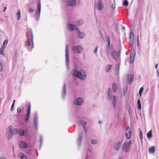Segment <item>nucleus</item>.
I'll return each instance as SVG.
<instances>
[{
  "instance_id": "1",
  "label": "nucleus",
  "mask_w": 159,
  "mask_h": 159,
  "mask_svg": "<svg viewBox=\"0 0 159 159\" xmlns=\"http://www.w3.org/2000/svg\"><path fill=\"white\" fill-rule=\"evenodd\" d=\"M71 75L74 77H77L83 80L85 79L86 77V74L83 70L79 71L76 69L73 70Z\"/></svg>"
},
{
  "instance_id": "2",
  "label": "nucleus",
  "mask_w": 159,
  "mask_h": 159,
  "mask_svg": "<svg viewBox=\"0 0 159 159\" xmlns=\"http://www.w3.org/2000/svg\"><path fill=\"white\" fill-rule=\"evenodd\" d=\"M66 63L68 69L69 68V51L68 46L66 44Z\"/></svg>"
},
{
  "instance_id": "3",
  "label": "nucleus",
  "mask_w": 159,
  "mask_h": 159,
  "mask_svg": "<svg viewBox=\"0 0 159 159\" xmlns=\"http://www.w3.org/2000/svg\"><path fill=\"white\" fill-rule=\"evenodd\" d=\"M41 11V2L40 0H39L37 3V10L35 13V19L38 21L39 19Z\"/></svg>"
},
{
  "instance_id": "4",
  "label": "nucleus",
  "mask_w": 159,
  "mask_h": 159,
  "mask_svg": "<svg viewBox=\"0 0 159 159\" xmlns=\"http://www.w3.org/2000/svg\"><path fill=\"white\" fill-rule=\"evenodd\" d=\"M14 131L16 134H18L20 136H25L27 134V132L26 131L25 132L24 130L21 128L15 129Z\"/></svg>"
},
{
  "instance_id": "5",
  "label": "nucleus",
  "mask_w": 159,
  "mask_h": 159,
  "mask_svg": "<svg viewBox=\"0 0 159 159\" xmlns=\"http://www.w3.org/2000/svg\"><path fill=\"white\" fill-rule=\"evenodd\" d=\"M131 140H130L129 142H126L123 144L122 147L123 150L126 152L128 151L130 148V146L131 143Z\"/></svg>"
},
{
  "instance_id": "6",
  "label": "nucleus",
  "mask_w": 159,
  "mask_h": 159,
  "mask_svg": "<svg viewBox=\"0 0 159 159\" xmlns=\"http://www.w3.org/2000/svg\"><path fill=\"white\" fill-rule=\"evenodd\" d=\"M72 50L74 53H80L83 51V48L80 45L75 46L72 48Z\"/></svg>"
},
{
  "instance_id": "7",
  "label": "nucleus",
  "mask_w": 159,
  "mask_h": 159,
  "mask_svg": "<svg viewBox=\"0 0 159 159\" xmlns=\"http://www.w3.org/2000/svg\"><path fill=\"white\" fill-rule=\"evenodd\" d=\"M135 52L134 48L132 47L130 51V57L129 63L132 64L133 63L135 58Z\"/></svg>"
},
{
  "instance_id": "8",
  "label": "nucleus",
  "mask_w": 159,
  "mask_h": 159,
  "mask_svg": "<svg viewBox=\"0 0 159 159\" xmlns=\"http://www.w3.org/2000/svg\"><path fill=\"white\" fill-rule=\"evenodd\" d=\"M123 141V139H122L119 141L115 143L113 145V148L116 151H119L120 149Z\"/></svg>"
},
{
  "instance_id": "9",
  "label": "nucleus",
  "mask_w": 159,
  "mask_h": 159,
  "mask_svg": "<svg viewBox=\"0 0 159 159\" xmlns=\"http://www.w3.org/2000/svg\"><path fill=\"white\" fill-rule=\"evenodd\" d=\"M12 126L11 125H9L8 128L9 131L7 133V135L8 139H11L14 135V133L12 131Z\"/></svg>"
},
{
  "instance_id": "10",
  "label": "nucleus",
  "mask_w": 159,
  "mask_h": 159,
  "mask_svg": "<svg viewBox=\"0 0 159 159\" xmlns=\"http://www.w3.org/2000/svg\"><path fill=\"white\" fill-rule=\"evenodd\" d=\"M38 116L37 112L34 113V125L36 130L38 129Z\"/></svg>"
},
{
  "instance_id": "11",
  "label": "nucleus",
  "mask_w": 159,
  "mask_h": 159,
  "mask_svg": "<svg viewBox=\"0 0 159 159\" xmlns=\"http://www.w3.org/2000/svg\"><path fill=\"white\" fill-rule=\"evenodd\" d=\"M125 136L126 138L128 139L130 138L132 134L131 130L129 127L126 128L125 131Z\"/></svg>"
},
{
  "instance_id": "12",
  "label": "nucleus",
  "mask_w": 159,
  "mask_h": 159,
  "mask_svg": "<svg viewBox=\"0 0 159 159\" xmlns=\"http://www.w3.org/2000/svg\"><path fill=\"white\" fill-rule=\"evenodd\" d=\"M120 54L117 51H114L111 52L112 57L116 61L119 60Z\"/></svg>"
},
{
  "instance_id": "13",
  "label": "nucleus",
  "mask_w": 159,
  "mask_h": 159,
  "mask_svg": "<svg viewBox=\"0 0 159 159\" xmlns=\"http://www.w3.org/2000/svg\"><path fill=\"white\" fill-rule=\"evenodd\" d=\"M30 109L31 105L30 103V102L28 104L27 112L26 115V118L25 119V122H27L29 119L30 113Z\"/></svg>"
},
{
  "instance_id": "14",
  "label": "nucleus",
  "mask_w": 159,
  "mask_h": 159,
  "mask_svg": "<svg viewBox=\"0 0 159 159\" xmlns=\"http://www.w3.org/2000/svg\"><path fill=\"white\" fill-rule=\"evenodd\" d=\"M83 102L82 98H79L75 100L74 103L76 105L80 106L81 105Z\"/></svg>"
},
{
  "instance_id": "15",
  "label": "nucleus",
  "mask_w": 159,
  "mask_h": 159,
  "mask_svg": "<svg viewBox=\"0 0 159 159\" xmlns=\"http://www.w3.org/2000/svg\"><path fill=\"white\" fill-rule=\"evenodd\" d=\"M68 28L70 30L72 31L74 30H78L77 26L76 25H73L72 24H69L67 25Z\"/></svg>"
},
{
  "instance_id": "16",
  "label": "nucleus",
  "mask_w": 159,
  "mask_h": 159,
  "mask_svg": "<svg viewBox=\"0 0 159 159\" xmlns=\"http://www.w3.org/2000/svg\"><path fill=\"white\" fill-rule=\"evenodd\" d=\"M112 92L111 88H109L108 89L107 98V100H110L112 98Z\"/></svg>"
},
{
  "instance_id": "17",
  "label": "nucleus",
  "mask_w": 159,
  "mask_h": 159,
  "mask_svg": "<svg viewBox=\"0 0 159 159\" xmlns=\"http://www.w3.org/2000/svg\"><path fill=\"white\" fill-rule=\"evenodd\" d=\"M98 2L96 4V8L100 11H101L103 8V6L102 4L101 0H97Z\"/></svg>"
},
{
  "instance_id": "18",
  "label": "nucleus",
  "mask_w": 159,
  "mask_h": 159,
  "mask_svg": "<svg viewBox=\"0 0 159 159\" xmlns=\"http://www.w3.org/2000/svg\"><path fill=\"white\" fill-rule=\"evenodd\" d=\"M83 139V134L80 133L79 135V137L77 140L78 146L80 147L81 144V141Z\"/></svg>"
},
{
  "instance_id": "19",
  "label": "nucleus",
  "mask_w": 159,
  "mask_h": 159,
  "mask_svg": "<svg viewBox=\"0 0 159 159\" xmlns=\"http://www.w3.org/2000/svg\"><path fill=\"white\" fill-rule=\"evenodd\" d=\"M76 0H69L67 5L71 7L75 6L76 4Z\"/></svg>"
},
{
  "instance_id": "20",
  "label": "nucleus",
  "mask_w": 159,
  "mask_h": 159,
  "mask_svg": "<svg viewBox=\"0 0 159 159\" xmlns=\"http://www.w3.org/2000/svg\"><path fill=\"white\" fill-rule=\"evenodd\" d=\"M134 79V75L131 74L130 75L128 76V81L129 84H131L133 81Z\"/></svg>"
},
{
  "instance_id": "21",
  "label": "nucleus",
  "mask_w": 159,
  "mask_h": 159,
  "mask_svg": "<svg viewBox=\"0 0 159 159\" xmlns=\"http://www.w3.org/2000/svg\"><path fill=\"white\" fill-rule=\"evenodd\" d=\"M117 98V97L116 96L114 95L113 96L112 98H111L112 104L113 107H116V104Z\"/></svg>"
},
{
  "instance_id": "22",
  "label": "nucleus",
  "mask_w": 159,
  "mask_h": 159,
  "mask_svg": "<svg viewBox=\"0 0 159 159\" xmlns=\"http://www.w3.org/2000/svg\"><path fill=\"white\" fill-rule=\"evenodd\" d=\"M66 94V85L65 84H64L62 89V98H64L65 97Z\"/></svg>"
},
{
  "instance_id": "23",
  "label": "nucleus",
  "mask_w": 159,
  "mask_h": 159,
  "mask_svg": "<svg viewBox=\"0 0 159 159\" xmlns=\"http://www.w3.org/2000/svg\"><path fill=\"white\" fill-rule=\"evenodd\" d=\"M19 146L22 148H26L28 147L27 143L23 141L20 142L19 144Z\"/></svg>"
},
{
  "instance_id": "24",
  "label": "nucleus",
  "mask_w": 159,
  "mask_h": 159,
  "mask_svg": "<svg viewBox=\"0 0 159 159\" xmlns=\"http://www.w3.org/2000/svg\"><path fill=\"white\" fill-rule=\"evenodd\" d=\"M112 88L113 92L115 93L117 91L118 89V86L117 84L116 83H113L112 86Z\"/></svg>"
},
{
  "instance_id": "25",
  "label": "nucleus",
  "mask_w": 159,
  "mask_h": 159,
  "mask_svg": "<svg viewBox=\"0 0 159 159\" xmlns=\"http://www.w3.org/2000/svg\"><path fill=\"white\" fill-rule=\"evenodd\" d=\"M78 31V33L77 34V36L80 38H84L85 37L84 33L83 32H80L79 30Z\"/></svg>"
},
{
  "instance_id": "26",
  "label": "nucleus",
  "mask_w": 159,
  "mask_h": 159,
  "mask_svg": "<svg viewBox=\"0 0 159 159\" xmlns=\"http://www.w3.org/2000/svg\"><path fill=\"white\" fill-rule=\"evenodd\" d=\"M18 157L21 159H27L26 156L22 152H20L19 154Z\"/></svg>"
},
{
  "instance_id": "27",
  "label": "nucleus",
  "mask_w": 159,
  "mask_h": 159,
  "mask_svg": "<svg viewBox=\"0 0 159 159\" xmlns=\"http://www.w3.org/2000/svg\"><path fill=\"white\" fill-rule=\"evenodd\" d=\"M134 38V34L133 32H130L129 34V41L131 42V44H133Z\"/></svg>"
},
{
  "instance_id": "28",
  "label": "nucleus",
  "mask_w": 159,
  "mask_h": 159,
  "mask_svg": "<svg viewBox=\"0 0 159 159\" xmlns=\"http://www.w3.org/2000/svg\"><path fill=\"white\" fill-rule=\"evenodd\" d=\"M155 148L154 146H152L151 147H150L148 148L149 152L151 153H153L155 152Z\"/></svg>"
},
{
  "instance_id": "29",
  "label": "nucleus",
  "mask_w": 159,
  "mask_h": 159,
  "mask_svg": "<svg viewBox=\"0 0 159 159\" xmlns=\"http://www.w3.org/2000/svg\"><path fill=\"white\" fill-rule=\"evenodd\" d=\"M78 123L79 125H83V127L86 126V125L87 124L86 122L82 120H79L78 122Z\"/></svg>"
},
{
  "instance_id": "30",
  "label": "nucleus",
  "mask_w": 159,
  "mask_h": 159,
  "mask_svg": "<svg viewBox=\"0 0 159 159\" xmlns=\"http://www.w3.org/2000/svg\"><path fill=\"white\" fill-rule=\"evenodd\" d=\"M110 5L112 8L114 9L115 8L116 4L115 0H111L110 2Z\"/></svg>"
},
{
  "instance_id": "31",
  "label": "nucleus",
  "mask_w": 159,
  "mask_h": 159,
  "mask_svg": "<svg viewBox=\"0 0 159 159\" xmlns=\"http://www.w3.org/2000/svg\"><path fill=\"white\" fill-rule=\"evenodd\" d=\"M106 39L108 43V48H109V49H110V38L108 36H107L106 37Z\"/></svg>"
},
{
  "instance_id": "32",
  "label": "nucleus",
  "mask_w": 159,
  "mask_h": 159,
  "mask_svg": "<svg viewBox=\"0 0 159 159\" xmlns=\"http://www.w3.org/2000/svg\"><path fill=\"white\" fill-rule=\"evenodd\" d=\"M31 30H32L31 29L30 30V32H27L26 33V37L27 38V39L28 40L30 39V36H31Z\"/></svg>"
},
{
  "instance_id": "33",
  "label": "nucleus",
  "mask_w": 159,
  "mask_h": 159,
  "mask_svg": "<svg viewBox=\"0 0 159 159\" xmlns=\"http://www.w3.org/2000/svg\"><path fill=\"white\" fill-rule=\"evenodd\" d=\"M152 130H151L147 134V137L148 139L151 138L152 136Z\"/></svg>"
},
{
  "instance_id": "34",
  "label": "nucleus",
  "mask_w": 159,
  "mask_h": 159,
  "mask_svg": "<svg viewBox=\"0 0 159 159\" xmlns=\"http://www.w3.org/2000/svg\"><path fill=\"white\" fill-rule=\"evenodd\" d=\"M77 24L79 25H82L84 23V21L82 19L77 20L76 22Z\"/></svg>"
},
{
  "instance_id": "35",
  "label": "nucleus",
  "mask_w": 159,
  "mask_h": 159,
  "mask_svg": "<svg viewBox=\"0 0 159 159\" xmlns=\"http://www.w3.org/2000/svg\"><path fill=\"white\" fill-rule=\"evenodd\" d=\"M119 67L120 65L119 64H117L115 66V71L117 73V74L118 73L119 71Z\"/></svg>"
},
{
  "instance_id": "36",
  "label": "nucleus",
  "mask_w": 159,
  "mask_h": 159,
  "mask_svg": "<svg viewBox=\"0 0 159 159\" xmlns=\"http://www.w3.org/2000/svg\"><path fill=\"white\" fill-rule=\"evenodd\" d=\"M126 93V89H125V88H123V91L121 92V96H124Z\"/></svg>"
},
{
  "instance_id": "37",
  "label": "nucleus",
  "mask_w": 159,
  "mask_h": 159,
  "mask_svg": "<svg viewBox=\"0 0 159 159\" xmlns=\"http://www.w3.org/2000/svg\"><path fill=\"white\" fill-rule=\"evenodd\" d=\"M31 41L32 43V48H33L34 47V43H33V34L32 33V31L31 30Z\"/></svg>"
},
{
  "instance_id": "38",
  "label": "nucleus",
  "mask_w": 159,
  "mask_h": 159,
  "mask_svg": "<svg viewBox=\"0 0 159 159\" xmlns=\"http://www.w3.org/2000/svg\"><path fill=\"white\" fill-rule=\"evenodd\" d=\"M91 143L93 144H96L98 143V141L96 140L92 139L91 141Z\"/></svg>"
},
{
  "instance_id": "39",
  "label": "nucleus",
  "mask_w": 159,
  "mask_h": 159,
  "mask_svg": "<svg viewBox=\"0 0 159 159\" xmlns=\"http://www.w3.org/2000/svg\"><path fill=\"white\" fill-rule=\"evenodd\" d=\"M137 104L138 109L140 110L141 109V102L140 100L139 99L137 101Z\"/></svg>"
},
{
  "instance_id": "40",
  "label": "nucleus",
  "mask_w": 159,
  "mask_h": 159,
  "mask_svg": "<svg viewBox=\"0 0 159 159\" xmlns=\"http://www.w3.org/2000/svg\"><path fill=\"white\" fill-rule=\"evenodd\" d=\"M17 19L18 20H19L21 18L20 11V10H19L18 11V12L17 13Z\"/></svg>"
},
{
  "instance_id": "41",
  "label": "nucleus",
  "mask_w": 159,
  "mask_h": 159,
  "mask_svg": "<svg viewBox=\"0 0 159 159\" xmlns=\"http://www.w3.org/2000/svg\"><path fill=\"white\" fill-rule=\"evenodd\" d=\"M18 52L16 51V52L15 55V57H14V61L15 62H16L17 61V57H18Z\"/></svg>"
},
{
  "instance_id": "42",
  "label": "nucleus",
  "mask_w": 159,
  "mask_h": 159,
  "mask_svg": "<svg viewBox=\"0 0 159 159\" xmlns=\"http://www.w3.org/2000/svg\"><path fill=\"white\" fill-rule=\"evenodd\" d=\"M8 40L7 39H5L3 42V46L2 47L5 48L8 43Z\"/></svg>"
},
{
  "instance_id": "43",
  "label": "nucleus",
  "mask_w": 159,
  "mask_h": 159,
  "mask_svg": "<svg viewBox=\"0 0 159 159\" xmlns=\"http://www.w3.org/2000/svg\"><path fill=\"white\" fill-rule=\"evenodd\" d=\"M43 140V137L41 135V136H40V146H39V149H40V148H41L42 145V144Z\"/></svg>"
},
{
  "instance_id": "44",
  "label": "nucleus",
  "mask_w": 159,
  "mask_h": 159,
  "mask_svg": "<svg viewBox=\"0 0 159 159\" xmlns=\"http://www.w3.org/2000/svg\"><path fill=\"white\" fill-rule=\"evenodd\" d=\"M15 100H14L13 101V103L12 104L11 107V111H13L14 109V104L15 103Z\"/></svg>"
},
{
  "instance_id": "45",
  "label": "nucleus",
  "mask_w": 159,
  "mask_h": 159,
  "mask_svg": "<svg viewBox=\"0 0 159 159\" xmlns=\"http://www.w3.org/2000/svg\"><path fill=\"white\" fill-rule=\"evenodd\" d=\"M112 66L111 65H109L106 66V71L107 72H108L110 70V69L111 67Z\"/></svg>"
},
{
  "instance_id": "46",
  "label": "nucleus",
  "mask_w": 159,
  "mask_h": 159,
  "mask_svg": "<svg viewBox=\"0 0 159 159\" xmlns=\"http://www.w3.org/2000/svg\"><path fill=\"white\" fill-rule=\"evenodd\" d=\"M143 87H142L140 89L139 91V94L140 96H141L142 95V93L143 91Z\"/></svg>"
},
{
  "instance_id": "47",
  "label": "nucleus",
  "mask_w": 159,
  "mask_h": 159,
  "mask_svg": "<svg viewBox=\"0 0 159 159\" xmlns=\"http://www.w3.org/2000/svg\"><path fill=\"white\" fill-rule=\"evenodd\" d=\"M5 48L2 47L0 49V54H2L4 52Z\"/></svg>"
},
{
  "instance_id": "48",
  "label": "nucleus",
  "mask_w": 159,
  "mask_h": 159,
  "mask_svg": "<svg viewBox=\"0 0 159 159\" xmlns=\"http://www.w3.org/2000/svg\"><path fill=\"white\" fill-rule=\"evenodd\" d=\"M128 4V2L127 1L125 0L123 3V4L125 6H127Z\"/></svg>"
},
{
  "instance_id": "49",
  "label": "nucleus",
  "mask_w": 159,
  "mask_h": 159,
  "mask_svg": "<svg viewBox=\"0 0 159 159\" xmlns=\"http://www.w3.org/2000/svg\"><path fill=\"white\" fill-rule=\"evenodd\" d=\"M139 138H140L142 139H143V136H142V131L141 130L140 131L139 133Z\"/></svg>"
},
{
  "instance_id": "50",
  "label": "nucleus",
  "mask_w": 159,
  "mask_h": 159,
  "mask_svg": "<svg viewBox=\"0 0 159 159\" xmlns=\"http://www.w3.org/2000/svg\"><path fill=\"white\" fill-rule=\"evenodd\" d=\"M25 44L28 46H30V43L29 40H27Z\"/></svg>"
},
{
  "instance_id": "51",
  "label": "nucleus",
  "mask_w": 159,
  "mask_h": 159,
  "mask_svg": "<svg viewBox=\"0 0 159 159\" xmlns=\"http://www.w3.org/2000/svg\"><path fill=\"white\" fill-rule=\"evenodd\" d=\"M34 10L33 9H30L28 10V11L30 13H32L34 11Z\"/></svg>"
},
{
  "instance_id": "52",
  "label": "nucleus",
  "mask_w": 159,
  "mask_h": 159,
  "mask_svg": "<svg viewBox=\"0 0 159 159\" xmlns=\"http://www.w3.org/2000/svg\"><path fill=\"white\" fill-rule=\"evenodd\" d=\"M98 47L97 46L96 48H95V49L94 50V53H95V54H96L97 52V50H98Z\"/></svg>"
},
{
  "instance_id": "53",
  "label": "nucleus",
  "mask_w": 159,
  "mask_h": 159,
  "mask_svg": "<svg viewBox=\"0 0 159 159\" xmlns=\"http://www.w3.org/2000/svg\"><path fill=\"white\" fill-rule=\"evenodd\" d=\"M21 111V109L20 107H18L17 109V112L18 113H19Z\"/></svg>"
},
{
  "instance_id": "54",
  "label": "nucleus",
  "mask_w": 159,
  "mask_h": 159,
  "mask_svg": "<svg viewBox=\"0 0 159 159\" xmlns=\"http://www.w3.org/2000/svg\"><path fill=\"white\" fill-rule=\"evenodd\" d=\"M157 77L159 76V70H157Z\"/></svg>"
},
{
  "instance_id": "55",
  "label": "nucleus",
  "mask_w": 159,
  "mask_h": 159,
  "mask_svg": "<svg viewBox=\"0 0 159 159\" xmlns=\"http://www.w3.org/2000/svg\"><path fill=\"white\" fill-rule=\"evenodd\" d=\"M2 64L0 63V71L2 70Z\"/></svg>"
},
{
  "instance_id": "56",
  "label": "nucleus",
  "mask_w": 159,
  "mask_h": 159,
  "mask_svg": "<svg viewBox=\"0 0 159 159\" xmlns=\"http://www.w3.org/2000/svg\"><path fill=\"white\" fill-rule=\"evenodd\" d=\"M83 128L84 129V131H85V133H86V132H87V129H86V126L84 127Z\"/></svg>"
},
{
  "instance_id": "57",
  "label": "nucleus",
  "mask_w": 159,
  "mask_h": 159,
  "mask_svg": "<svg viewBox=\"0 0 159 159\" xmlns=\"http://www.w3.org/2000/svg\"><path fill=\"white\" fill-rule=\"evenodd\" d=\"M137 43H138V45L139 44V35H138L137 36Z\"/></svg>"
},
{
  "instance_id": "58",
  "label": "nucleus",
  "mask_w": 159,
  "mask_h": 159,
  "mask_svg": "<svg viewBox=\"0 0 159 159\" xmlns=\"http://www.w3.org/2000/svg\"><path fill=\"white\" fill-rule=\"evenodd\" d=\"M0 159H7L5 157L2 156L0 157Z\"/></svg>"
},
{
  "instance_id": "59",
  "label": "nucleus",
  "mask_w": 159,
  "mask_h": 159,
  "mask_svg": "<svg viewBox=\"0 0 159 159\" xmlns=\"http://www.w3.org/2000/svg\"><path fill=\"white\" fill-rule=\"evenodd\" d=\"M158 66V64H157L156 65L155 67V68L156 69H157Z\"/></svg>"
},
{
  "instance_id": "60",
  "label": "nucleus",
  "mask_w": 159,
  "mask_h": 159,
  "mask_svg": "<svg viewBox=\"0 0 159 159\" xmlns=\"http://www.w3.org/2000/svg\"><path fill=\"white\" fill-rule=\"evenodd\" d=\"M6 9H7V7H5L4 9L3 10V12H5V11L6 10Z\"/></svg>"
},
{
  "instance_id": "61",
  "label": "nucleus",
  "mask_w": 159,
  "mask_h": 159,
  "mask_svg": "<svg viewBox=\"0 0 159 159\" xmlns=\"http://www.w3.org/2000/svg\"><path fill=\"white\" fill-rule=\"evenodd\" d=\"M33 4H34L33 3H30V4L29 5H30V6H31V5H33Z\"/></svg>"
},
{
  "instance_id": "62",
  "label": "nucleus",
  "mask_w": 159,
  "mask_h": 159,
  "mask_svg": "<svg viewBox=\"0 0 159 159\" xmlns=\"http://www.w3.org/2000/svg\"><path fill=\"white\" fill-rule=\"evenodd\" d=\"M122 29H123V30H125V27H124V26L122 27Z\"/></svg>"
},
{
  "instance_id": "63",
  "label": "nucleus",
  "mask_w": 159,
  "mask_h": 159,
  "mask_svg": "<svg viewBox=\"0 0 159 159\" xmlns=\"http://www.w3.org/2000/svg\"><path fill=\"white\" fill-rule=\"evenodd\" d=\"M101 122H101V121H98V123H99V124L101 123Z\"/></svg>"
},
{
  "instance_id": "64",
  "label": "nucleus",
  "mask_w": 159,
  "mask_h": 159,
  "mask_svg": "<svg viewBox=\"0 0 159 159\" xmlns=\"http://www.w3.org/2000/svg\"><path fill=\"white\" fill-rule=\"evenodd\" d=\"M88 154H87V155H86V159H87V157H88Z\"/></svg>"
}]
</instances>
